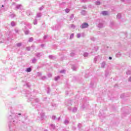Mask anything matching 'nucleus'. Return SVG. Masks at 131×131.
I'll return each mask as SVG.
<instances>
[{
	"mask_svg": "<svg viewBox=\"0 0 131 131\" xmlns=\"http://www.w3.org/2000/svg\"><path fill=\"white\" fill-rule=\"evenodd\" d=\"M16 46H17V47H21V46H22V43H17V44H16Z\"/></svg>",
	"mask_w": 131,
	"mask_h": 131,
	"instance_id": "37",
	"label": "nucleus"
},
{
	"mask_svg": "<svg viewBox=\"0 0 131 131\" xmlns=\"http://www.w3.org/2000/svg\"><path fill=\"white\" fill-rule=\"evenodd\" d=\"M88 2V0H82L83 3H86Z\"/></svg>",
	"mask_w": 131,
	"mask_h": 131,
	"instance_id": "59",
	"label": "nucleus"
},
{
	"mask_svg": "<svg viewBox=\"0 0 131 131\" xmlns=\"http://www.w3.org/2000/svg\"><path fill=\"white\" fill-rule=\"evenodd\" d=\"M35 56L36 57V58H38V59H40V57L43 56V53L38 52L35 54Z\"/></svg>",
	"mask_w": 131,
	"mask_h": 131,
	"instance_id": "4",
	"label": "nucleus"
},
{
	"mask_svg": "<svg viewBox=\"0 0 131 131\" xmlns=\"http://www.w3.org/2000/svg\"><path fill=\"white\" fill-rule=\"evenodd\" d=\"M27 14L28 16H30V15H31V13H30V11H28L27 12Z\"/></svg>",
	"mask_w": 131,
	"mask_h": 131,
	"instance_id": "40",
	"label": "nucleus"
},
{
	"mask_svg": "<svg viewBox=\"0 0 131 131\" xmlns=\"http://www.w3.org/2000/svg\"><path fill=\"white\" fill-rule=\"evenodd\" d=\"M33 24H34V25H37V20L36 19H35L34 20Z\"/></svg>",
	"mask_w": 131,
	"mask_h": 131,
	"instance_id": "21",
	"label": "nucleus"
},
{
	"mask_svg": "<svg viewBox=\"0 0 131 131\" xmlns=\"http://www.w3.org/2000/svg\"><path fill=\"white\" fill-rule=\"evenodd\" d=\"M65 12L66 13H69L70 12V9H68V8H67L66 10H65Z\"/></svg>",
	"mask_w": 131,
	"mask_h": 131,
	"instance_id": "32",
	"label": "nucleus"
},
{
	"mask_svg": "<svg viewBox=\"0 0 131 131\" xmlns=\"http://www.w3.org/2000/svg\"><path fill=\"white\" fill-rule=\"evenodd\" d=\"M78 68V67H77V66H75V64H73L72 66V69L73 70V71H76Z\"/></svg>",
	"mask_w": 131,
	"mask_h": 131,
	"instance_id": "5",
	"label": "nucleus"
},
{
	"mask_svg": "<svg viewBox=\"0 0 131 131\" xmlns=\"http://www.w3.org/2000/svg\"><path fill=\"white\" fill-rule=\"evenodd\" d=\"M94 4L96 6H100V5H101V2L100 1H97V2H95Z\"/></svg>",
	"mask_w": 131,
	"mask_h": 131,
	"instance_id": "17",
	"label": "nucleus"
},
{
	"mask_svg": "<svg viewBox=\"0 0 131 131\" xmlns=\"http://www.w3.org/2000/svg\"><path fill=\"white\" fill-rule=\"evenodd\" d=\"M52 119L53 120H56V116H53L52 117Z\"/></svg>",
	"mask_w": 131,
	"mask_h": 131,
	"instance_id": "43",
	"label": "nucleus"
},
{
	"mask_svg": "<svg viewBox=\"0 0 131 131\" xmlns=\"http://www.w3.org/2000/svg\"><path fill=\"white\" fill-rule=\"evenodd\" d=\"M27 86H28V88H30V84H29V83H27Z\"/></svg>",
	"mask_w": 131,
	"mask_h": 131,
	"instance_id": "50",
	"label": "nucleus"
},
{
	"mask_svg": "<svg viewBox=\"0 0 131 131\" xmlns=\"http://www.w3.org/2000/svg\"><path fill=\"white\" fill-rule=\"evenodd\" d=\"M40 46L41 48H43V47H45V44H41Z\"/></svg>",
	"mask_w": 131,
	"mask_h": 131,
	"instance_id": "58",
	"label": "nucleus"
},
{
	"mask_svg": "<svg viewBox=\"0 0 131 131\" xmlns=\"http://www.w3.org/2000/svg\"><path fill=\"white\" fill-rule=\"evenodd\" d=\"M77 111V107H74L73 109L72 110V112L74 113H75Z\"/></svg>",
	"mask_w": 131,
	"mask_h": 131,
	"instance_id": "23",
	"label": "nucleus"
},
{
	"mask_svg": "<svg viewBox=\"0 0 131 131\" xmlns=\"http://www.w3.org/2000/svg\"><path fill=\"white\" fill-rule=\"evenodd\" d=\"M101 14L103 16H108V15H109V13L108 11H104L101 12Z\"/></svg>",
	"mask_w": 131,
	"mask_h": 131,
	"instance_id": "6",
	"label": "nucleus"
},
{
	"mask_svg": "<svg viewBox=\"0 0 131 131\" xmlns=\"http://www.w3.org/2000/svg\"><path fill=\"white\" fill-rule=\"evenodd\" d=\"M47 38H48V35H45L43 36V39H46Z\"/></svg>",
	"mask_w": 131,
	"mask_h": 131,
	"instance_id": "49",
	"label": "nucleus"
},
{
	"mask_svg": "<svg viewBox=\"0 0 131 131\" xmlns=\"http://www.w3.org/2000/svg\"><path fill=\"white\" fill-rule=\"evenodd\" d=\"M41 79L42 80H46V79H47V77H46L45 76H43L41 77Z\"/></svg>",
	"mask_w": 131,
	"mask_h": 131,
	"instance_id": "36",
	"label": "nucleus"
},
{
	"mask_svg": "<svg viewBox=\"0 0 131 131\" xmlns=\"http://www.w3.org/2000/svg\"><path fill=\"white\" fill-rule=\"evenodd\" d=\"M100 58L101 57L100 56H96L94 59V63H96L97 61L100 60Z\"/></svg>",
	"mask_w": 131,
	"mask_h": 131,
	"instance_id": "7",
	"label": "nucleus"
},
{
	"mask_svg": "<svg viewBox=\"0 0 131 131\" xmlns=\"http://www.w3.org/2000/svg\"><path fill=\"white\" fill-rule=\"evenodd\" d=\"M32 69L31 68H27L26 71L27 72H31Z\"/></svg>",
	"mask_w": 131,
	"mask_h": 131,
	"instance_id": "20",
	"label": "nucleus"
},
{
	"mask_svg": "<svg viewBox=\"0 0 131 131\" xmlns=\"http://www.w3.org/2000/svg\"><path fill=\"white\" fill-rule=\"evenodd\" d=\"M88 27H89V24L87 23H83L80 26V28L81 29H84L85 28H88Z\"/></svg>",
	"mask_w": 131,
	"mask_h": 131,
	"instance_id": "3",
	"label": "nucleus"
},
{
	"mask_svg": "<svg viewBox=\"0 0 131 131\" xmlns=\"http://www.w3.org/2000/svg\"><path fill=\"white\" fill-rule=\"evenodd\" d=\"M47 90H48V91H47V94H50V93H51V89L49 88V87H48V88H47Z\"/></svg>",
	"mask_w": 131,
	"mask_h": 131,
	"instance_id": "35",
	"label": "nucleus"
},
{
	"mask_svg": "<svg viewBox=\"0 0 131 131\" xmlns=\"http://www.w3.org/2000/svg\"><path fill=\"white\" fill-rule=\"evenodd\" d=\"M11 26H12V27L16 26V24H15L14 21H11Z\"/></svg>",
	"mask_w": 131,
	"mask_h": 131,
	"instance_id": "24",
	"label": "nucleus"
},
{
	"mask_svg": "<svg viewBox=\"0 0 131 131\" xmlns=\"http://www.w3.org/2000/svg\"><path fill=\"white\" fill-rule=\"evenodd\" d=\"M124 97V94H121V96H120V97L121 98H123Z\"/></svg>",
	"mask_w": 131,
	"mask_h": 131,
	"instance_id": "52",
	"label": "nucleus"
},
{
	"mask_svg": "<svg viewBox=\"0 0 131 131\" xmlns=\"http://www.w3.org/2000/svg\"><path fill=\"white\" fill-rule=\"evenodd\" d=\"M21 7H22V5L21 4L17 5L15 7V10H19L20 9H21Z\"/></svg>",
	"mask_w": 131,
	"mask_h": 131,
	"instance_id": "9",
	"label": "nucleus"
},
{
	"mask_svg": "<svg viewBox=\"0 0 131 131\" xmlns=\"http://www.w3.org/2000/svg\"><path fill=\"white\" fill-rule=\"evenodd\" d=\"M83 56H84V57H88V56H89V53H86V52H85V53H84V54H83Z\"/></svg>",
	"mask_w": 131,
	"mask_h": 131,
	"instance_id": "34",
	"label": "nucleus"
},
{
	"mask_svg": "<svg viewBox=\"0 0 131 131\" xmlns=\"http://www.w3.org/2000/svg\"><path fill=\"white\" fill-rule=\"evenodd\" d=\"M81 15H83V16L86 15V11L85 10H82L81 12Z\"/></svg>",
	"mask_w": 131,
	"mask_h": 131,
	"instance_id": "15",
	"label": "nucleus"
},
{
	"mask_svg": "<svg viewBox=\"0 0 131 131\" xmlns=\"http://www.w3.org/2000/svg\"><path fill=\"white\" fill-rule=\"evenodd\" d=\"M42 9H43V7L41 6V7L39 8V10L40 11H41V10H42Z\"/></svg>",
	"mask_w": 131,
	"mask_h": 131,
	"instance_id": "54",
	"label": "nucleus"
},
{
	"mask_svg": "<svg viewBox=\"0 0 131 131\" xmlns=\"http://www.w3.org/2000/svg\"><path fill=\"white\" fill-rule=\"evenodd\" d=\"M40 116H41V119H43V117H45V113H41L40 114Z\"/></svg>",
	"mask_w": 131,
	"mask_h": 131,
	"instance_id": "22",
	"label": "nucleus"
},
{
	"mask_svg": "<svg viewBox=\"0 0 131 131\" xmlns=\"http://www.w3.org/2000/svg\"><path fill=\"white\" fill-rule=\"evenodd\" d=\"M94 50H95V52H97L99 50V47L98 46H96L94 48Z\"/></svg>",
	"mask_w": 131,
	"mask_h": 131,
	"instance_id": "30",
	"label": "nucleus"
},
{
	"mask_svg": "<svg viewBox=\"0 0 131 131\" xmlns=\"http://www.w3.org/2000/svg\"><path fill=\"white\" fill-rule=\"evenodd\" d=\"M71 57H74V56H75V53L74 52L71 53Z\"/></svg>",
	"mask_w": 131,
	"mask_h": 131,
	"instance_id": "38",
	"label": "nucleus"
},
{
	"mask_svg": "<svg viewBox=\"0 0 131 131\" xmlns=\"http://www.w3.org/2000/svg\"><path fill=\"white\" fill-rule=\"evenodd\" d=\"M11 18H14V17H16V15L14 13H11L10 15Z\"/></svg>",
	"mask_w": 131,
	"mask_h": 131,
	"instance_id": "25",
	"label": "nucleus"
},
{
	"mask_svg": "<svg viewBox=\"0 0 131 131\" xmlns=\"http://www.w3.org/2000/svg\"><path fill=\"white\" fill-rule=\"evenodd\" d=\"M128 81H130L131 82V77H129L128 79Z\"/></svg>",
	"mask_w": 131,
	"mask_h": 131,
	"instance_id": "55",
	"label": "nucleus"
},
{
	"mask_svg": "<svg viewBox=\"0 0 131 131\" xmlns=\"http://www.w3.org/2000/svg\"><path fill=\"white\" fill-rule=\"evenodd\" d=\"M69 123V119H66V120L64 121V124L67 125Z\"/></svg>",
	"mask_w": 131,
	"mask_h": 131,
	"instance_id": "13",
	"label": "nucleus"
},
{
	"mask_svg": "<svg viewBox=\"0 0 131 131\" xmlns=\"http://www.w3.org/2000/svg\"><path fill=\"white\" fill-rule=\"evenodd\" d=\"M37 61V59L36 58H33L32 59L31 62L33 64H35Z\"/></svg>",
	"mask_w": 131,
	"mask_h": 131,
	"instance_id": "14",
	"label": "nucleus"
},
{
	"mask_svg": "<svg viewBox=\"0 0 131 131\" xmlns=\"http://www.w3.org/2000/svg\"><path fill=\"white\" fill-rule=\"evenodd\" d=\"M29 42H32L33 41V37H30L29 39Z\"/></svg>",
	"mask_w": 131,
	"mask_h": 131,
	"instance_id": "31",
	"label": "nucleus"
},
{
	"mask_svg": "<svg viewBox=\"0 0 131 131\" xmlns=\"http://www.w3.org/2000/svg\"><path fill=\"white\" fill-rule=\"evenodd\" d=\"M48 76L49 77H52V74H48Z\"/></svg>",
	"mask_w": 131,
	"mask_h": 131,
	"instance_id": "61",
	"label": "nucleus"
},
{
	"mask_svg": "<svg viewBox=\"0 0 131 131\" xmlns=\"http://www.w3.org/2000/svg\"><path fill=\"white\" fill-rule=\"evenodd\" d=\"M82 9H86V7L85 6H82Z\"/></svg>",
	"mask_w": 131,
	"mask_h": 131,
	"instance_id": "53",
	"label": "nucleus"
},
{
	"mask_svg": "<svg viewBox=\"0 0 131 131\" xmlns=\"http://www.w3.org/2000/svg\"><path fill=\"white\" fill-rule=\"evenodd\" d=\"M111 26L112 27L114 25V22H111Z\"/></svg>",
	"mask_w": 131,
	"mask_h": 131,
	"instance_id": "48",
	"label": "nucleus"
},
{
	"mask_svg": "<svg viewBox=\"0 0 131 131\" xmlns=\"http://www.w3.org/2000/svg\"><path fill=\"white\" fill-rule=\"evenodd\" d=\"M24 31L25 32V34H26V35H28V34H29V33L30 32V31L28 29L24 30Z\"/></svg>",
	"mask_w": 131,
	"mask_h": 131,
	"instance_id": "12",
	"label": "nucleus"
},
{
	"mask_svg": "<svg viewBox=\"0 0 131 131\" xmlns=\"http://www.w3.org/2000/svg\"><path fill=\"white\" fill-rule=\"evenodd\" d=\"M108 75H109V72H108V71H105V77H107Z\"/></svg>",
	"mask_w": 131,
	"mask_h": 131,
	"instance_id": "26",
	"label": "nucleus"
},
{
	"mask_svg": "<svg viewBox=\"0 0 131 131\" xmlns=\"http://www.w3.org/2000/svg\"><path fill=\"white\" fill-rule=\"evenodd\" d=\"M49 59H50L51 60H55V59H56V56H54V55H49Z\"/></svg>",
	"mask_w": 131,
	"mask_h": 131,
	"instance_id": "10",
	"label": "nucleus"
},
{
	"mask_svg": "<svg viewBox=\"0 0 131 131\" xmlns=\"http://www.w3.org/2000/svg\"><path fill=\"white\" fill-rule=\"evenodd\" d=\"M82 108H85V106H84V104H83L82 106Z\"/></svg>",
	"mask_w": 131,
	"mask_h": 131,
	"instance_id": "63",
	"label": "nucleus"
},
{
	"mask_svg": "<svg viewBox=\"0 0 131 131\" xmlns=\"http://www.w3.org/2000/svg\"><path fill=\"white\" fill-rule=\"evenodd\" d=\"M26 97L28 98L30 101H33L34 100V101L33 102V105L34 107H35V106H37V105H39V99L36 98H32L31 93H30L29 91L26 92Z\"/></svg>",
	"mask_w": 131,
	"mask_h": 131,
	"instance_id": "2",
	"label": "nucleus"
},
{
	"mask_svg": "<svg viewBox=\"0 0 131 131\" xmlns=\"http://www.w3.org/2000/svg\"><path fill=\"white\" fill-rule=\"evenodd\" d=\"M106 66V61H103L101 63V68H105Z\"/></svg>",
	"mask_w": 131,
	"mask_h": 131,
	"instance_id": "8",
	"label": "nucleus"
},
{
	"mask_svg": "<svg viewBox=\"0 0 131 131\" xmlns=\"http://www.w3.org/2000/svg\"><path fill=\"white\" fill-rule=\"evenodd\" d=\"M73 37H74V34L73 33L70 35V39H72V38H73Z\"/></svg>",
	"mask_w": 131,
	"mask_h": 131,
	"instance_id": "33",
	"label": "nucleus"
},
{
	"mask_svg": "<svg viewBox=\"0 0 131 131\" xmlns=\"http://www.w3.org/2000/svg\"><path fill=\"white\" fill-rule=\"evenodd\" d=\"M68 110H69V111H71V110H72L71 107H69Z\"/></svg>",
	"mask_w": 131,
	"mask_h": 131,
	"instance_id": "57",
	"label": "nucleus"
},
{
	"mask_svg": "<svg viewBox=\"0 0 131 131\" xmlns=\"http://www.w3.org/2000/svg\"><path fill=\"white\" fill-rule=\"evenodd\" d=\"M71 28H73L74 29L75 28V26L74 24L71 25Z\"/></svg>",
	"mask_w": 131,
	"mask_h": 131,
	"instance_id": "41",
	"label": "nucleus"
},
{
	"mask_svg": "<svg viewBox=\"0 0 131 131\" xmlns=\"http://www.w3.org/2000/svg\"><path fill=\"white\" fill-rule=\"evenodd\" d=\"M36 17L37 18H40L41 17V14L40 13H37V15H36Z\"/></svg>",
	"mask_w": 131,
	"mask_h": 131,
	"instance_id": "29",
	"label": "nucleus"
},
{
	"mask_svg": "<svg viewBox=\"0 0 131 131\" xmlns=\"http://www.w3.org/2000/svg\"><path fill=\"white\" fill-rule=\"evenodd\" d=\"M116 57H117V58H120V57H121V53L118 52L117 53Z\"/></svg>",
	"mask_w": 131,
	"mask_h": 131,
	"instance_id": "18",
	"label": "nucleus"
},
{
	"mask_svg": "<svg viewBox=\"0 0 131 131\" xmlns=\"http://www.w3.org/2000/svg\"><path fill=\"white\" fill-rule=\"evenodd\" d=\"M108 59H109V60H112V57L110 56V57H108Z\"/></svg>",
	"mask_w": 131,
	"mask_h": 131,
	"instance_id": "62",
	"label": "nucleus"
},
{
	"mask_svg": "<svg viewBox=\"0 0 131 131\" xmlns=\"http://www.w3.org/2000/svg\"><path fill=\"white\" fill-rule=\"evenodd\" d=\"M60 117H59L58 118H57V120L59 121V120H60Z\"/></svg>",
	"mask_w": 131,
	"mask_h": 131,
	"instance_id": "64",
	"label": "nucleus"
},
{
	"mask_svg": "<svg viewBox=\"0 0 131 131\" xmlns=\"http://www.w3.org/2000/svg\"><path fill=\"white\" fill-rule=\"evenodd\" d=\"M81 126H82L81 124L79 123L78 124V127L79 128H81Z\"/></svg>",
	"mask_w": 131,
	"mask_h": 131,
	"instance_id": "46",
	"label": "nucleus"
},
{
	"mask_svg": "<svg viewBox=\"0 0 131 131\" xmlns=\"http://www.w3.org/2000/svg\"><path fill=\"white\" fill-rule=\"evenodd\" d=\"M81 36V34L80 33H78L77 34V37L79 38Z\"/></svg>",
	"mask_w": 131,
	"mask_h": 131,
	"instance_id": "39",
	"label": "nucleus"
},
{
	"mask_svg": "<svg viewBox=\"0 0 131 131\" xmlns=\"http://www.w3.org/2000/svg\"><path fill=\"white\" fill-rule=\"evenodd\" d=\"M50 127L51 128H52V129H55L56 128V126H55V125L51 124L50 125Z\"/></svg>",
	"mask_w": 131,
	"mask_h": 131,
	"instance_id": "16",
	"label": "nucleus"
},
{
	"mask_svg": "<svg viewBox=\"0 0 131 131\" xmlns=\"http://www.w3.org/2000/svg\"><path fill=\"white\" fill-rule=\"evenodd\" d=\"M27 51H30V47H27Z\"/></svg>",
	"mask_w": 131,
	"mask_h": 131,
	"instance_id": "56",
	"label": "nucleus"
},
{
	"mask_svg": "<svg viewBox=\"0 0 131 131\" xmlns=\"http://www.w3.org/2000/svg\"><path fill=\"white\" fill-rule=\"evenodd\" d=\"M104 27V25L103 23H99L98 25V28H103Z\"/></svg>",
	"mask_w": 131,
	"mask_h": 131,
	"instance_id": "11",
	"label": "nucleus"
},
{
	"mask_svg": "<svg viewBox=\"0 0 131 131\" xmlns=\"http://www.w3.org/2000/svg\"><path fill=\"white\" fill-rule=\"evenodd\" d=\"M126 75H130V74H131V71L130 70H128L126 72Z\"/></svg>",
	"mask_w": 131,
	"mask_h": 131,
	"instance_id": "28",
	"label": "nucleus"
},
{
	"mask_svg": "<svg viewBox=\"0 0 131 131\" xmlns=\"http://www.w3.org/2000/svg\"><path fill=\"white\" fill-rule=\"evenodd\" d=\"M59 78H60V76H57V77H55V81H57V80H59Z\"/></svg>",
	"mask_w": 131,
	"mask_h": 131,
	"instance_id": "27",
	"label": "nucleus"
},
{
	"mask_svg": "<svg viewBox=\"0 0 131 131\" xmlns=\"http://www.w3.org/2000/svg\"><path fill=\"white\" fill-rule=\"evenodd\" d=\"M19 115L21 116V114H12L9 115L8 119H9V122L8 124L10 129L11 128H15V125L17 123V120L19 118Z\"/></svg>",
	"mask_w": 131,
	"mask_h": 131,
	"instance_id": "1",
	"label": "nucleus"
},
{
	"mask_svg": "<svg viewBox=\"0 0 131 131\" xmlns=\"http://www.w3.org/2000/svg\"><path fill=\"white\" fill-rule=\"evenodd\" d=\"M91 40H93V41H95L96 40V38L92 37L91 38Z\"/></svg>",
	"mask_w": 131,
	"mask_h": 131,
	"instance_id": "45",
	"label": "nucleus"
},
{
	"mask_svg": "<svg viewBox=\"0 0 131 131\" xmlns=\"http://www.w3.org/2000/svg\"><path fill=\"white\" fill-rule=\"evenodd\" d=\"M94 85V84L93 83V82H91V83H90V86L91 87V88H93V86Z\"/></svg>",
	"mask_w": 131,
	"mask_h": 131,
	"instance_id": "51",
	"label": "nucleus"
},
{
	"mask_svg": "<svg viewBox=\"0 0 131 131\" xmlns=\"http://www.w3.org/2000/svg\"><path fill=\"white\" fill-rule=\"evenodd\" d=\"M52 106L53 107H56V104H52Z\"/></svg>",
	"mask_w": 131,
	"mask_h": 131,
	"instance_id": "60",
	"label": "nucleus"
},
{
	"mask_svg": "<svg viewBox=\"0 0 131 131\" xmlns=\"http://www.w3.org/2000/svg\"><path fill=\"white\" fill-rule=\"evenodd\" d=\"M73 18H74V14H72L70 16L71 20L73 19Z\"/></svg>",
	"mask_w": 131,
	"mask_h": 131,
	"instance_id": "44",
	"label": "nucleus"
},
{
	"mask_svg": "<svg viewBox=\"0 0 131 131\" xmlns=\"http://www.w3.org/2000/svg\"><path fill=\"white\" fill-rule=\"evenodd\" d=\"M66 72V71L65 70H63L60 71V73H65Z\"/></svg>",
	"mask_w": 131,
	"mask_h": 131,
	"instance_id": "42",
	"label": "nucleus"
},
{
	"mask_svg": "<svg viewBox=\"0 0 131 131\" xmlns=\"http://www.w3.org/2000/svg\"><path fill=\"white\" fill-rule=\"evenodd\" d=\"M117 18L118 19H121V14L119 13L117 15Z\"/></svg>",
	"mask_w": 131,
	"mask_h": 131,
	"instance_id": "19",
	"label": "nucleus"
},
{
	"mask_svg": "<svg viewBox=\"0 0 131 131\" xmlns=\"http://www.w3.org/2000/svg\"><path fill=\"white\" fill-rule=\"evenodd\" d=\"M15 32L16 33H18V32H19V30H18V29H15Z\"/></svg>",
	"mask_w": 131,
	"mask_h": 131,
	"instance_id": "47",
	"label": "nucleus"
}]
</instances>
